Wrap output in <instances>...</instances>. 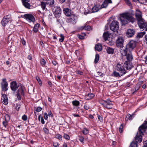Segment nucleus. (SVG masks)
Returning a JSON list of instances; mask_svg holds the SVG:
<instances>
[{"label":"nucleus","instance_id":"nucleus-36","mask_svg":"<svg viewBox=\"0 0 147 147\" xmlns=\"http://www.w3.org/2000/svg\"><path fill=\"white\" fill-rule=\"evenodd\" d=\"M82 132L84 134L86 135L88 134L89 131L86 128H84L82 131Z\"/></svg>","mask_w":147,"mask_h":147},{"label":"nucleus","instance_id":"nucleus-21","mask_svg":"<svg viewBox=\"0 0 147 147\" xmlns=\"http://www.w3.org/2000/svg\"><path fill=\"white\" fill-rule=\"evenodd\" d=\"M81 30H91V27L89 26H87L86 24H85L83 26L81 27L80 28Z\"/></svg>","mask_w":147,"mask_h":147},{"label":"nucleus","instance_id":"nucleus-34","mask_svg":"<svg viewBox=\"0 0 147 147\" xmlns=\"http://www.w3.org/2000/svg\"><path fill=\"white\" fill-rule=\"evenodd\" d=\"M99 58V55L98 54H96L95 56V58L94 59V63H97L98 61Z\"/></svg>","mask_w":147,"mask_h":147},{"label":"nucleus","instance_id":"nucleus-23","mask_svg":"<svg viewBox=\"0 0 147 147\" xmlns=\"http://www.w3.org/2000/svg\"><path fill=\"white\" fill-rule=\"evenodd\" d=\"M126 56V58L127 60L128 61H131L133 59V57L131 52H129L127 54Z\"/></svg>","mask_w":147,"mask_h":147},{"label":"nucleus","instance_id":"nucleus-10","mask_svg":"<svg viewBox=\"0 0 147 147\" xmlns=\"http://www.w3.org/2000/svg\"><path fill=\"white\" fill-rule=\"evenodd\" d=\"M116 69L119 71L121 74V76H122L126 73V71L124 68L121 67V65L120 64L118 63L116 66Z\"/></svg>","mask_w":147,"mask_h":147},{"label":"nucleus","instance_id":"nucleus-24","mask_svg":"<svg viewBox=\"0 0 147 147\" xmlns=\"http://www.w3.org/2000/svg\"><path fill=\"white\" fill-rule=\"evenodd\" d=\"M95 49V50H97L98 51H100L102 49V45L100 44H98L96 45Z\"/></svg>","mask_w":147,"mask_h":147},{"label":"nucleus","instance_id":"nucleus-47","mask_svg":"<svg viewBox=\"0 0 147 147\" xmlns=\"http://www.w3.org/2000/svg\"><path fill=\"white\" fill-rule=\"evenodd\" d=\"M55 138H57L59 140H61L62 139V136L61 135L59 134H57L56 135Z\"/></svg>","mask_w":147,"mask_h":147},{"label":"nucleus","instance_id":"nucleus-19","mask_svg":"<svg viewBox=\"0 0 147 147\" xmlns=\"http://www.w3.org/2000/svg\"><path fill=\"white\" fill-rule=\"evenodd\" d=\"M63 11L65 14L67 16H71L72 15L71 11L68 8H65L63 9Z\"/></svg>","mask_w":147,"mask_h":147},{"label":"nucleus","instance_id":"nucleus-63","mask_svg":"<svg viewBox=\"0 0 147 147\" xmlns=\"http://www.w3.org/2000/svg\"><path fill=\"white\" fill-rule=\"evenodd\" d=\"M144 61L146 64H147V56L144 58Z\"/></svg>","mask_w":147,"mask_h":147},{"label":"nucleus","instance_id":"nucleus-7","mask_svg":"<svg viewBox=\"0 0 147 147\" xmlns=\"http://www.w3.org/2000/svg\"><path fill=\"white\" fill-rule=\"evenodd\" d=\"M53 11L54 14L56 18H58L61 16V9L60 7H54Z\"/></svg>","mask_w":147,"mask_h":147},{"label":"nucleus","instance_id":"nucleus-61","mask_svg":"<svg viewBox=\"0 0 147 147\" xmlns=\"http://www.w3.org/2000/svg\"><path fill=\"white\" fill-rule=\"evenodd\" d=\"M48 115L49 117H52L53 116V115L51 111H50L48 112Z\"/></svg>","mask_w":147,"mask_h":147},{"label":"nucleus","instance_id":"nucleus-5","mask_svg":"<svg viewBox=\"0 0 147 147\" xmlns=\"http://www.w3.org/2000/svg\"><path fill=\"white\" fill-rule=\"evenodd\" d=\"M137 21L138 25L140 29H146L145 30L147 31V22L143 19Z\"/></svg>","mask_w":147,"mask_h":147},{"label":"nucleus","instance_id":"nucleus-9","mask_svg":"<svg viewBox=\"0 0 147 147\" xmlns=\"http://www.w3.org/2000/svg\"><path fill=\"white\" fill-rule=\"evenodd\" d=\"M66 21L67 23L74 24H76L77 21L76 17L73 14L70 17L67 18Z\"/></svg>","mask_w":147,"mask_h":147},{"label":"nucleus","instance_id":"nucleus-12","mask_svg":"<svg viewBox=\"0 0 147 147\" xmlns=\"http://www.w3.org/2000/svg\"><path fill=\"white\" fill-rule=\"evenodd\" d=\"M124 39L123 37L119 36V37L116 41V45L118 47L122 46L124 42Z\"/></svg>","mask_w":147,"mask_h":147},{"label":"nucleus","instance_id":"nucleus-41","mask_svg":"<svg viewBox=\"0 0 147 147\" xmlns=\"http://www.w3.org/2000/svg\"><path fill=\"white\" fill-rule=\"evenodd\" d=\"M60 37H61V38L59 39V41L60 42H62L64 40V36L63 34H61L60 35Z\"/></svg>","mask_w":147,"mask_h":147},{"label":"nucleus","instance_id":"nucleus-2","mask_svg":"<svg viewBox=\"0 0 147 147\" xmlns=\"http://www.w3.org/2000/svg\"><path fill=\"white\" fill-rule=\"evenodd\" d=\"M10 88L11 90L15 91L18 88L17 92V97L18 100L21 99L20 95L24 96V95L23 87L21 84L18 85L16 81H13L10 83Z\"/></svg>","mask_w":147,"mask_h":147},{"label":"nucleus","instance_id":"nucleus-49","mask_svg":"<svg viewBox=\"0 0 147 147\" xmlns=\"http://www.w3.org/2000/svg\"><path fill=\"white\" fill-rule=\"evenodd\" d=\"M107 43L111 46H112L114 44V42L112 41H108Z\"/></svg>","mask_w":147,"mask_h":147},{"label":"nucleus","instance_id":"nucleus-48","mask_svg":"<svg viewBox=\"0 0 147 147\" xmlns=\"http://www.w3.org/2000/svg\"><path fill=\"white\" fill-rule=\"evenodd\" d=\"M63 137L65 139L67 140H69L70 138L69 136L66 134H64Z\"/></svg>","mask_w":147,"mask_h":147},{"label":"nucleus","instance_id":"nucleus-3","mask_svg":"<svg viewBox=\"0 0 147 147\" xmlns=\"http://www.w3.org/2000/svg\"><path fill=\"white\" fill-rule=\"evenodd\" d=\"M119 24L116 20L112 21L111 24L110 29L113 31L117 33L119 29Z\"/></svg>","mask_w":147,"mask_h":147},{"label":"nucleus","instance_id":"nucleus-25","mask_svg":"<svg viewBox=\"0 0 147 147\" xmlns=\"http://www.w3.org/2000/svg\"><path fill=\"white\" fill-rule=\"evenodd\" d=\"M40 26V24L37 23L34 26L33 30L35 32H37L38 31V28Z\"/></svg>","mask_w":147,"mask_h":147},{"label":"nucleus","instance_id":"nucleus-58","mask_svg":"<svg viewBox=\"0 0 147 147\" xmlns=\"http://www.w3.org/2000/svg\"><path fill=\"white\" fill-rule=\"evenodd\" d=\"M98 119L100 121H103V118L101 116H100L99 115H98Z\"/></svg>","mask_w":147,"mask_h":147},{"label":"nucleus","instance_id":"nucleus-27","mask_svg":"<svg viewBox=\"0 0 147 147\" xmlns=\"http://www.w3.org/2000/svg\"><path fill=\"white\" fill-rule=\"evenodd\" d=\"M49 3H45L43 1L41 2V7L43 10L45 9L46 5L48 4Z\"/></svg>","mask_w":147,"mask_h":147},{"label":"nucleus","instance_id":"nucleus-30","mask_svg":"<svg viewBox=\"0 0 147 147\" xmlns=\"http://www.w3.org/2000/svg\"><path fill=\"white\" fill-rule=\"evenodd\" d=\"M107 3L104 1L102 4L100 6V8L101 9L103 8H105L108 6Z\"/></svg>","mask_w":147,"mask_h":147},{"label":"nucleus","instance_id":"nucleus-13","mask_svg":"<svg viewBox=\"0 0 147 147\" xmlns=\"http://www.w3.org/2000/svg\"><path fill=\"white\" fill-rule=\"evenodd\" d=\"M23 17L26 19V20H29L30 22H34L35 21V19L34 16L32 15L29 14H26L23 16Z\"/></svg>","mask_w":147,"mask_h":147},{"label":"nucleus","instance_id":"nucleus-31","mask_svg":"<svg viewBox=\"0 0 147 147\" xmlns=\"http://www.w3.org/2000/svg\"><path fill=\"white\" fill-rule=\"evenodd\" d=\"M72 104L74 106H78L79 105L80 102L78 101L75 100L72 101Z\"/></svg>","mask_w":147,"mask_h":147},{"label":"nucleus","instance_id":"nucleus-16","mask_svg":"<svg viewBox=\"0 0 147 147\" xmlns=\"http://www.w3.org/2000/svg\"><path fill=\"white\" fill-rule=\"evenodd\" d=\"M22 3L24 6L26 8L30 9L31 6L30 4L28 2L30 0H22Z\"/></svg>","mask_w":147,"mask_h":147},{"label":"nucleus","instance_id":"nucleus-11","mask_svg":"<svg viewBox=\"0 0 147 147\" xmlns=\"http://www.w3.org/2000/svg\"><path fill=\"white\" fill-rule=\"evenodd\" d=\"M11 20V19L9 16H5L1 22L2 25L3 26H5Z\"/></svg>","mask_w":147,"mask_h":147},{"label":"nucleus","instance_id":"nucleus-35","mask_svg":"<svg viewBox=\"0 0 147 147\" xmlns=\"http://www.w3.org/2000/svg\"><path fill=\"white\" fill-rule=\"evenodd\" d=\"M113 75L114 76L116 77H120V76H121V74H120L119 73L117 72L116 71H114L113 72Z\"/></svg>","mask_w":147,"mask_h":147},{"label":"nucleus","instance_id":"nucleus-55","mask_svg":"<svg viewBox=\"0 0 147 147\" xmlns=\"http://www.w3.org/2000/svg\"><path fill=\"white\" fill-rule=\"evenodd\" d=\"M84 108L85 109L88 110L89 109V107L88 105H85L84 106Z\"/></svg>","mask_w":147,"mask_h":147},{"label":"nucleus","instance_id":"nucleus-32","mask_svg":"<svg viewBox=\"0 0 147 147\" xmlns=\"http://www.w3.org/2000/svg\"><path fill=\"white\" fill-rule=\"evenodd\" d=\"M86 36V34L84 33H83L81 34H78L77 35L78 37L80 39H83L84 38V37Z\"/></svg>","mask_w":147,"mask_h":147},{"label":"nucleus","instance_id":"nucleus-26","mask_svg":"<svg viewBox=\"0 0 147 147\" xmlns=\"http://www.w3.org/2000/svg\"><path fill=\"white\" fill-rule=\"evenodd\" d=\"M109 34L108 32H105L103 34V37L104 40L106 41L109 38Z\"/></svg>","mask_w":147,"mask_h":147},{"label":"nucleus","instance_id":"nucleus-54","mask_svg":"<svg viewBox=\"0 0 147 147\" xmlns=\"http://www.w3.org/2000/svg\"><path fill=\"white\" fill-rule=\"evenodd\" d=\"M42 108L40 107H37L36 109V111L37 112H40L41 111Z\"/></svg>","mask_w":147,"mask_h":147},{"label":"nucleus","instance_id":"nucleus-8","mask_svg":"<svg viewBox=\"0 0 147 147\" xmlns=\"http://www.w3.org/2000/svg\"><path fill=\"white\" fill-rule=\"evenodd\" d=\"M1 84L2 90L6 91L8 90V84L6 79H2V82H1Z\"/></svg>","mask_w":147,"mask_h":147},{"label":"nucleus","instance_id":"nucleus-15","mask_svg":"<svg viewBox=\"0 0 147 147\" xmlns=\"http://www.w3.org/2000/svg\"><path fill=\"white\" fill-rule=\"evenodd\" d=\"M135 31L133 29H128L126 33V36L128 37H131L134 34Z\"/></svg>","mask_w":147,"mask_h":147},{"label":"nucleus","instance_id":"nucleus-17","mask_svg":"<svg viewBox=\"0 0 147 147\" xmlns=\"http://www.w3.org/2000/svg\"><path fill=\"white\" fill-rule=\"evenodd\" d=\"M1 99L3 100V104L5 105H7L8 103V99L7 96L5 94H3Z\"/></svg>","mask_w":147,"mask_h":147},{"label":"nucleus","instance_id":"nucleus-22","mask_svg":"<svg viewBox=\"0 0 147 147\" xmlns=\"http://www.w3.org/2000/svg\"><path fill=\"white\" fill-rule=\"evenodd\" d=\"M124 65L125 67L127 69H130L132 67V66L129 61H125L124 63Z\"/></svg>","mask_w":147,"mask_h":147},{"label":"nucleus","instance_id":"nucleus-53","mask_svg":"<svg viewBox=\"0 0 147 147\" xmlns=\"http://www.w3.org/2000/svg\"><path fill=\"white\" fill-rule=\"evenodd\" d=\"M104 1L105 2L107 3V5H108L109 3H112V1L111 0H104Z\"/></svg>","mask_w":147,"mask_h":147},{"label":"nucleus","instance_id":"nucleus-39","mask_svg":"<svg viewBox=\"0 0 147 147\" xmlns=\"http://www.w3.org/2000/svg\"><path fill=\"white\" fill-rule=\"evenodd\" d=\"M131 147H137V143L134 142H132L130 144Z\"/></svg>","mask_w":147,"mask_h":147},{"label":"nucleus","instance_id":"nucleus-18","mask_svg":"<svg viewBox=\"0 0 147 147\" xmlns=\"http://www.w3.org/2000/svg\"><path fill=\"white\" fill-rule=\"evenodd\" d=\"M101 9L100 8V5H95L92 8V12L94 13L98 12Z\"/></svg>","mask_w":147,"mask_h":147},{"label":"nucleus","instance_id":"nucleus-14","mask_svg":"<svg viewBox=\"0 0 147 147\" xmlns=\"http://www.w3.org/2000/svg\"><path fill=\"white\" fill-rule=\"evenodd\" d=\"M135 15L136 19L137 21L143 19L142 16V12L139 10H136L135 12Z\"/></svg>","mask_w":147,"mask_h":147},{"label":"nucleus","instance_id":"nucleus-28","mask_svg":"<svg viewBox=\"0 0 147 147\" xmlns=\"http://www.w3.org/2000/svg\"><path fill=\"white\" fill-rule=\"evenodd\" d=\"M94 95L93 94H89L86 96V98L87 100H90L92 99V98L94 97Z\"/></svg>","mask_w":147,"mask_h":147},{"label":"nucleus","instance_id":"nucleus-59","mask_svg":"<svg viewBox=\"0 0 147 147\" xmlns=\"http://www.w3.org/2000/svg\"><path fill=\"white\" fill-rule=\"evenodd\" d=\"M44 118L45 119L47 120L48 118V115L46 113H44Z\"/></svg>","mask_w":147,"mask_h":147},{"label":"nucleus","instance_id":"nucleus-50","mask_svg":"<svg viewBox=\"0 0 147 147\" xmlns=\"http://www.w3.org/2000/svg\"><path fill=\"white\" fill-rule=\"evenodd\" d=\"M126 4L129 6L131 5V4L129 0H124Z\"/></svg>","mask_w":147,"mask_h":147},{"label":"nucleus","instance_id":"nucleus-60","mask_svg":"<svg viewBox=\"0 0 147 147\" xmlns=\"http://www.w3.org/2000/svg\"><path fill=\"white\" fill-rule=\"evenodd\" d=\"M21 42L23 45H26V42L24 39H22Z\"/></svg>","mask_w":147,"mask_h":147},{"label":"nucleus","instance_id":"nucleus-42","mask_svg":"<svg viewBox=\"0 0 147 147\" xmlns=\"http://www.w3.org/2000/svg\"><path fill=\"white\" fill-rule=\"evenodd\" d=\"M3 125L5 128H6L7 125H8V121L6 120H5L3 122Z\"/></svg>","mask_w":147,"mask_h":147},{"label":"nucleus","instance_id":"nucleus-51","mask_svg":"<svg viewBox=\"0 0 147 147\" xmlns=\"http://www.w3.org/2000/svg\"><path fill=\"white\" fill-rule=\"evenodd\" d=\"M53 145L54 147H59L58 143L57 142H53Z\"/></svg>","mask_w":147,"mask_h":147},{"label":"nucleus","instance_id":"nucleus-52","mask_svg":"<svg viewBox=\"0 0 147 147\" xmlns=\"http://www.w3.org/2000/svg\"><path fill=\"white\" fill-rule=\"evenodd\" d=\"M43 130L46 134H48L49 133V130L47 128L45 127L44 128Z\"/></svg>","mask_w":147,"mask_h":147},{"label":"nucleus","instance_id":"nucleus-44","mask_svg":"<svg viewBox=\"0 0 147 147\" xmlns=\"http://www.w3.org/2000/svg\"><path fill=\"white\" fill-rule=\"evenodd\" d=\"M123 128V125L121 124L119 128V131L120 133H122V132Z\"/></svg>","mask_w":147,"mask_h":147},{"label":"nucleus","instance_id":"nucleus-20","mask_svg":"<svg viewBox=\"0 0 147 147\" xmlns=\"http://www.w3.org/2000/svg\"><path fill=\"white\" fill-rule=\"evenodd\" d=\"M107 53L109 54H113L114 52V49L110 47H107L106 48Z\"/></svg>","mask_w":147,"mask_h":147},{"label":"nucleus","instance_id":"nucleus-62","mask_svg":"<svg viewBox=\"0 0 147 147\" xmlns=\"http://www.w3.org/2000/svg\"><path fill=\"white\" fill-rule=\"evenodd\" d=\"M144 147H147V140H146L144 142Z\"/></svg>","mask_w":147,"mask_h":147},{"label":"nucleus","instance_id":"nucleus-37","mask_svg":"<svg viewBox=\"0 0 147 147\" xmlns=\"http://www.w3.org/2000/svg\"><path fill=\"white\" fill-rule=\"evenodd\" d=\"M38 119L39 121H41L42 123V124H44L45 123V122L44 121V120L43 119V118L40 116V115H39V116H38Z\"/></svg>","mask_w":147,"mask_h":147},{"label":"nucleus","instance_id":"nucleus-64","mask_svg":"<svg viewBox=\"0 0 147 147\" xmlns=\"http://www.w3.org/2000/svg\"><path fill=\"white\" fill-rule=\"evenodd\" d=\"M36 79L37 80V81H38V82L40 80L39 77L38 76H36Z\"/></svg>","mask_w":147,"mask_h":147},{"label":"nucleus","instance_id":"nucleus-6","mask_svg":"<svg viewBox=\"0 0 147 147\" xmlns=\"http://www.w3.org/2000/svg\"><path fill=\"white\" fill-rule=\"evenodd\" d=\"M136 45V42L134 40H131L126 45V49L128 50L129 52H131L135 48Z\"/></svg>","mask_w":147,"mask_h":147},{"label":"nucleus","instance_id":"nucleus-46","mask_svg":"<svg viewBox=\"0 0 147 147\" xmlns=\"http://www.w3.org/2000/svg\"><path fill=\"white\" fill-rule=\"evenodd\" d=\"M22 119L23 120L26 121L27 119V117L26 115H24L22 117Z\"/></svg>","mask_w":147,"mask_h":147},{"label":"nucleus","instance_id":"nucleus-1","mask_svg":"<svg viewBox=\"0 0 147 147\" xmlns=\"http://www.w3.org/2000/svg\"><path fill=\"white\" fill-rule=\"evenodd\" d=\"M119 19L122 25H125L129 22L133 23L136 19L132 15L128 12L123 13L120 14Z\"/></svg>","mask_w":147,"mask_h":147},{"label":"nucleus","instance_id":"nucleus-56","mask_svg":"<svg viewBox=\"0 0 147 147\" xmlns=\"http://www.w3.org/2000/svg\"><path fill=\"white\" fill-rule=\"evenodd\" d=\"M20 107V105L19 104H17L16 105V109L18 110H19V108Z\"/></svg>","mask_w":147,"mask_h":147},{"label":"nucleus","instance_id":"nucleus-43","mask_svg":"<svg viewBox=\"0 0 147 147\" xmlns=\"http://www.w3.org/2000/svg\"><path fill=\"white\" fill-rule=\"evenodd\" d=\"M79 140L82 143H84V138L81 136H79Z\"/></svg>","mask_w":147,"mask_h":147},{"label":"nucleus","instance_id":"nucleus-38","mask_svg":"<svg viewBox=\"0 0 147 147\" xmlns=\"http://www.w3.org/2000/svg\"><path fill=\"white\" fill-rule=\"evenodd\" d=\"M43 1H49L50 5L54 4L55 3L54 0H43Z\"/></svg>","mask_w":147,"mask_h":147},{"label":"nucleus","instance_id":"nucleus-45","mask_svg":"<svg viewBox=\"0 0 147 147\" xmlns=\"http://www.w3.org/2000/svg\"><path fill=\"white\" fill-rule=\"evenodd\" d=\"M132 119V116L130 115V114H128L127 115V116L126 117V119L127 120H131Z\"/></svg>","mask_w":147,"mask_h":147},{"label":"nucleus","instance_id":"nucleus-33","mask_svg":"<svg viewBox=\"0 0 147 147\" xmlns=\"http://www.w3.org/2000/svg\"><path fill=\"white\" fill-rule=\"evenodd\" d=\"M145 34V32L144 31L142 32L138 33L137 36L138 37L140 38L142 37Z\"/></svg>","mask_w":147,"mask_h":147},{"label":"nucleus","instance_id":"nucleus-57","mask_svg":"<svg viewBox=\"0 0 147 147\" xmlns=\"http://www.w3.org/2000/svg\"><path fill=\"white\" fill-rule=\"evenodd\" d=\"M76 73L77 74L82 75L83 74V72L80 71H78L76 72Z\"/></svg>","mask_w":147,"mask_h":147},{"label":"nucleus","instance_id":"nucleus-29","mask_svg":"<svg viewBox=\"0 0 147 147\" xmlns=\"http://www.w3.org/2000/svg\"><path fill=\"white\" fill-rule=\"evenodd\" d=\"M127 51H128L127 49H126V47L124 49H123L122 51H121V53L124 56H126L127 55Z\"/></svg>","mask_w":147,"mask_h":147},{"label":"nucleus","instance_id":"nucleus-4","mask_svg":"<svg viewBox=\"0 0 147 147\" xmlns=\"http://www.w3.org/2000/svg\"><path fill=\"white\" fill-rule=\"evenodd\" d=\"M100 103L104 107L108 109H111L113 107L111 101L109 99H107L106 100H102L100 102Z\"/></svg>","mask_w":147,"mask_h":147},{"label":"nucleus","instance_id":"nucleus-40","mask_svg":"<svg viewBox=\"0 0 147 147\" xmlns=\"http://www.w3.org/2000/svg\"><path fill=\"white\" fill-rule=\"evenodd\" d=\"M40 63L42 66L45 65L46 63L45 60L43 59H40Z\"/></svg>","mask_w":147,"mask_h":147}]
</instances>
